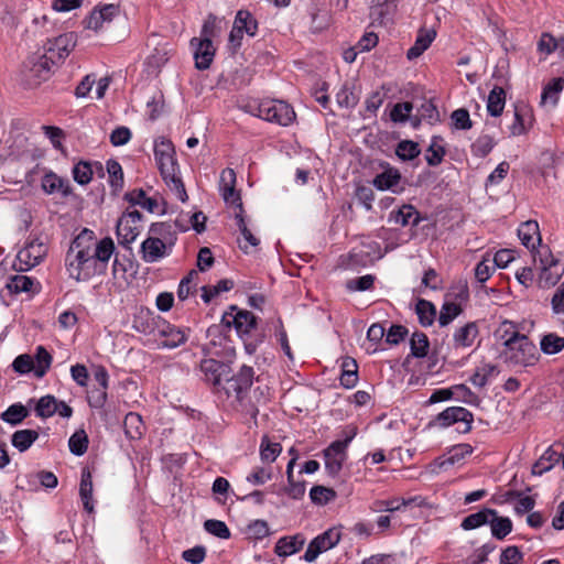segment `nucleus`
Here are the masks:
<instances>
[{"label": "nucleus", "mask_w": 564, "mask_h": 564, "mask_svg": "<svg viewBox=\"0 0 564 564\" xmlns=\"http://www.w3.org/2000/svg\"><path fill=\"white\" fill-rule=\"evenodd\" d=\"M489 524L491 528V534L498 540H502L512 530L511 520L506 517H498L496 511L495 516H491Z\"/></svg>", "instance_id": "obj_40"}, {"label": "nucleus", "mask_w": 564, "mask_h": 564, "mask_svg": "<svg viewBox=\"0 0 564 564\" xmlns=\"http://www.w3.org/2000/svg\"><path fill=\"white\" fill-rule=\"evenodd\" d=\"M343 372L340 376V383L343 387L350 389L354 388L358 381V366L355 359L346 358L343 361Z\"/></svg>", "instance_id": "obj_35"}, {"label": "nucleus", "mask_w": 564, "mask_h": 564, "mask_svg": "<svg viewBox=\"0 0 564 564\" xmlns=\"http://www.w3.org/2000/svg\"><path fill=\"white\" fill-rule=\"evenodd\" d=\"M340 538L341 534L338 529H328L310 542L303 558L308 563L314 562L321 553L326 552L337 545L340 541Z\"/></svg>", "instance_id": "obj_8"}, {"label": "nucleus", "mask_w": 564, "mask_h": 564, "mask_svg": "<svg viewBox=\"0 0 564 564\" xmlns=\"http://www.w3.org/2000/svg\"><path fill=\"white\" fill-rule=\"evenodd\" d=\"M191 46L194 51L195 67L199 70L208 69L216 52L213 41L193 37L191 40Z\"/></svg>", "instance_id": "obj_14"}, {"label": "nucleus", "mask_w": 564, "mask_h": 564, "mask_svg": "<svg viewBox=\"0 0 564 564\" xmlns=\"http://www.w3.org/2000/svg\"><path fill=\"white\" fill-rule=\"evenodd\" d=\"M119 13L118 7L107 4L99 10H94L86 21V26L94 31H99L104 28L105 23H110L112 19Z\"/></svg>", "instance_id": "obj_23"}, {"label": "nucleus", "mask_w": 564, "mask_h": 564, "mask_svg": "<svg viewBox=\"0 0 564 564\" xmlns=\"http://www.w3.org/2000/svg\"><path fill=\"white\" fill-rule=\"evenodd\" d=\"M234 23L250 36H253L258 29L257 21L248 11H238Z\"/></svg>", "instance_id": "obj_47"}, {"label": "nucleus", "mask_w": 564, "mask_h": 564, "mask_svg": "<svg viewBox=\"0 0 564 564\" xmlns=\"http://www.w3.org/2000/svg\"><path fill=\"white\" fill-rule=\"evenodd\" d=\"M46 246L36 240L30 241L18 254L13 268L17 271H28L39 264L46 254Z\"/></svg>", "instance_id": "obj_9"}, {"label": "nucleus", "mask_w": 564, "mask_h": 564, "mask_svg": "<svg viewBox=\"0 0 564 564\" xmlns=\"http://www.w3.org/2000/svg\"><path fill=\"white\" fill-rule=\"evenodd\" d=\"M32 286L33 280L26 275H15L8 283L9 290L14 293L31 291Z\"/></svg>", "instance_id": "obj_57"}, {"label": "nucleus", "mask_w": 564, "mask_h": 564, "mask_svg": "<svg viewBox=\"0 0 564 564\" xmlns=\"http://www.w3.org/2000/svg\"><path fill=\"white\" fill-rule=\"evenodd\" d=\"M563 78H553L543 89L541 96V104L543 106H555L558 100V95L563 90Z\"/></svg>", "instance_id": "obj_33"}, {"label": "nucleus", "mask_w": 564, "mask_h": 564, "mask_svg": "<svg viewBox=\"0 0 564 564\" xmlns=\"http://www.w3.org/2000/svg\"><path fill=\"white\" fill-rule=\"evenodd\" d=\"M39 438L35 430H19L12 434L11 443L19 452L28 451Z\"/></svg>", "instance_id": "obj_30"}, {"label": "nucleus", "mask_w": 564, "mask_h": 564, "mask_svg": "<svg viewBox=\"0 0 564 564\" xmlns=\"http://www.w3.org/2000/svg\"><path fill=\"white\" fill-rule=\"evenodd\" d=\"M451 119L456 129L468 130L473 127V122L470 120L469 112L464 108L453 111Z\"/></svg>", "instance_id": "obj_58"}, {"label": "nucleus", "mask_w": 564, "mask_h": 564, "mask_svg": "<svg viewBox=\"0 0 564 564\" xmlns=\"http://www.w3.org/2000/svg\"><path fill=\"white\" fill-rule=\"evenodd\" d=\"M124 432L126 435L131 440H138L142 436L144 425L142 417L134 412H130L126 415L124 421Z\"/></svg>", "instance_id": "obj_34"}, {"label": "nucleus", "mask_w": 564, "mask_h": 564, "mask_svg": "<svg viewBox=\"0 0 564 564\" xmlns=\"http://www.w3.org/2000/svg\"><path fill=\"white\" fill-rule=\"evenodd\" d=\"M221 322L226 326L234 325L240 336L249 334L256 327V317L251 312L238 311L236 306L223 315Z\"/></svg>", "instance_id": "obj_11"}, {"label": "nucleus", "mask_w": 564, "mask_h": 564, "mask_svg": "<svg viewBox=\"0 0 564 564\" xmlns=\"http://www.w3.org/2000/svg\"><path fill=\"white\" fill-rule=\"evenodd\" d=\"M126 199L132 205H140L149 212H153L155 202L152 198L145 196V192L141 188L133 189L126 194Z\"/></svg>", "instance_id": "obj_50"}, {"label": "nucleus", "mask_w": 564, "mask_h": 564, "mask_svg": "<svg viewBox=\"0 0 564 564\" xmlns=\"http://www.w3.org/2000/svg\"><path fill=\"white\" fill-rule=\"evenodd\" d=\"M413 106L411 102H399L394 105L390 112V118L394 122H404L408 120Z\"/></svg>", "instance_id": "obj_59"}, {"label": "nucleus", "mask_w": 564, "mask_h": 564, "mask_svg": "<svg viewBox=\"0 0 564 564\" xmlns=\"http://www.w3.org/2000/svg\"><path fill=\"white\" fill-rule=\"evenodd\" d=\"M107 172L109 174L111 186L121 188L123 185V173L121 165L115 160H109L107 162Z\"/></svg>", "instance_id": "obj_56"}, {"label": "nucleus", "mask_w": 564, "mask_h": 564, "mask_svg": "<svg viewBox=\"0 0 564 564\" xmlns=\"http://www.w3.org/2000/svg\"><path fill=\"white\" fill-rule=\"evenodd\" d=\"M58 409L57 400L51 395H44L39 399L35 405V413L37 416L46 419L53 416Z\"/></svg>", "instance_id": "obj_41"}, {"label": "nucleus", "mask_w": 564, "mask_h": 564, "mask_svg": "<svg viewBox=\"0 0 564 564\" xmlns=\"http://www.w3.org/2000/svg\"><path fill=\"white\" fill-rule=\"evenodd\" d=\"M76 46V34L73 32L64 33L54 40H51L46 44V53L51 61L54 63V58L58 61L64 59Z\"/></svg>", "instance_id": "obj_13"}, {"label": "nucleus", "mask_w": 564, "mask_h": 564, "mask_svg": "<svg viewBox=\"0 0 564 564\" xmlns=\"http://www.w3.org/2000/svg\"><path fill=\"white\" fill-rule=\"evenodd\" d=\"M351 440L352 435L335 441L323 451L325 469L332 477H336L340 473L343 464L347 459V448Z\"/></svg>", "instance_id": "obj_6"}, {"label": "nucleus", "mask_w": 564, "mask_h": 564, "mask_svg": "<svg viewBox=\"0 0 564 564\" xmlns=\"http://www.w3.org/2000/svg\"><path fill=\"white\" fill-rule=\"evenodd\" d=\"M460 313V308L455 303H446L443 305L442 311L438 316V323L441 326L448 325L458 314Z\"/></svg>", "instance_id": "obj_61"}, {"label": "nucleus", "mask_w": 564, "mask_h": 564, "mask_svg": "<svg viewBox=\"0 0 564 564\" xmlns=\"http://www.w3.org/2000/svg\"><path fill=\"white\" fill-rule=\"evenodd\" d=\"M42 189L48 195H59L65 198L72 195L70 182L67 178L58 176L54 172H47L44 174L41 181Z\"/></svg>", "instance_id": "obj_16"}, {"label": "nucleus", "mask_w": 564, "mask_h": 564, "mask_svg": "<svg viewBox=\"0 0 564 564\" xmlns=\"http://www.w3.org/2000/svg\"><path fill=\"white\" fill-rule=\"evenodd\" d=\"M281 453V445L272 443L267 437L261 442L260 456L263 462L273 463Z\"/></svg>", "instance_id": "obj_52"}, {"label": "nucleus", "mask_w": 564, "mask_h": 564, "mask_svg": "<svg viewBox=\"0 0 564 564\" xmlns=\"http://www.w3.org/2000/svg\"><path fill=\"white\" fill-rule=\"evenodd\" d=\"M533 262L540 270L538 284L542 289L554 286L564 273V267L554 258L547 246H540L533 254Z\"/></svg>", "instance_id": "obj_4"}, {"label": "nucleus", "mask_w": 564, "mask_h": 564, "mask_svg": "<svg viewBox=\"0 0 564 564\" xmlns=\"http://www.w3.org/2000/svg\"><path fill=\"white\" fill-rule=\"evenodd\" d=\"M533 124L532 110L527 105H518L514 109L513 123L509 127L510 134H524Z\"/></svg>", "instance_id": "obj_20"}, {"label": "nucleus", "mask_w": 564, "mask_h": 564, "mask_svg": "<svg viewBox=\"0 0 564 564\" xmlns=\"http://www.w3.org/2000/svg\"><path fill=\"white\" fill-rule=\"evenodd\" d=\"M420 152L419 144L411 140L399 142L395 149V154L403 161L415 159Z\"/></svg>", "instance_id": "obj_49"}, {"label": "nucleus", "mask_w": 564, "mask_h": 564, "mask_svg": "<svg viewBox=\"0 0 564 564\" xmlns=\"http://www.w3.org/2000/svg\"><path fill=\"white\" fill-rule=\"evenodd\" d=\"M305 544V538L302 534L284 536L278 540L274 552L278 556L286 557L297 553Z\"/></svg>", "instance_id": "obj_24"}, {"label": "nucleus", "mask_w": 564, "mask_h": 564, "mask_svg": "<svg viewBox=\"0 0 564 564\" xmlns=\"http://www.w3.org/2000/svg\"><path fill=\"white\" fill-rule=\"evenodd\" d=\"M506 104V93L501 87H494L489 93L487 99V111L492 117H498L502 113Z\"/></svg>", "instance_id": "obj_32"}, {"label": "nucleus", "mask_w": 564, "mask_h": 564, "mask_svg": "<svg viewBox=\"0 0 564 564\" xmlns=\"http://www.w3.org/2000/svg\"><path fill=\"white\" fill-rule=\"evenodd\" d=\"M272 479V468L270 466H257L247 476L246 480L253 486H261Z\"/></svg>", "instance_id": "obj_51"}, {"label": "nucleus", "mask_w": 564, "mask_h": 564, "mask_svg": "<svg viewBox=\"0 0 564 564\" xmlns=\"http://www.w3.org/2000/svg\"><path fill=\"white\" fill-rule=\"evenodd\" d=\"M400 178L399 171L390 167L375 177L373 185L380 191H386L394 187L400 182Z\"/></svg>", "instance_id": "obj_38"}, {"label": "nucleus", "mask_w": 564, "mask_h": 564, "mask_svg": "<svg viewBox=\"0 0 564 564\" xmlns=\"http://www.w3.org/2000/svg\"><path fill=\"white\" fill-rule=\"evenodd\" d=\"M420 214L412 205H403L392 214V220L400 226H416L420 223Z\"/></svg>", "instance_id": "obj_29"}, {"label": "nucleus", "mask_w": 564, "mask_h": 564, "mask_svg": "<svg viewBox=\"0 0 564 564\" xmlns=\"http://www.w3.org/2000/svg\"><path fill=\"white\" fill-rule=\"evenodd\" d=\"M541 350L547 355H554L564 349V337L550 333L540 341Z\"/></svg>", "instance_id": "obj_42"}, {"label": "nucleus", "mask_w": 564, "mask_h": 564, "mask_svg": "<svg viewBox=\"0 0 564 564\" xmlns=\"http://www.w3.org/2000/svg\"><path fill=\"white\" fill-rule=\"evenodd\" d=\"M561 456V453L549 447L533 465L532 473L534 475H542L543 473L549 471L556 463H558Z\"/></svg>", "instance_id": "obj_31"}, {"label": "nucleus", "mask_w": 564, "mask_h": 564, "mask_svg": "<svg viewBox=\"0 0 564 564\" xmlns=\"http://www.w3.org/2000/svg\"><path fill=\"white\" fill-rule=\"evenodd\" d=\"M445 153L443 139L441 137H433L426 150L425 160L430 166H436L441 164Z\"/></svg>", "instance_id": "obj_37"}, {"label": "nucleus", "mask_w": 564, "mask_h": 564, "mask_svg": "<svg viewBox=\"0 0 564 564\" xmlns=\"http://www.w3.org/2000/svg\"><path fill=\"white\" fill-rule=\"evenodd\" d=\"M496 142L489 134L479 135L471 144V152L477 158H485L494 149Z\"/></svg>", "instance_id": "obj_46"}, {"label": "nucleus", "mask_w": 564, "mask_h": 564, "mask_svg": "<svg viewBox=\"0 0 564 564\" xmlns=\"http://www.w3.org/2000/svg\"><path fill=\"white\" fill-rule=\"evenodd\" d=\"M235 219L237 221L238 229L242 236V239H238L239 247L245 252H250L251 249H254L259 245V239L253 235L251 229L247 226V223L240 213L235 214Z\"/></svg>", "instance_id": "obj_26"}, {"label": "nucleus", "mask_w": 564, "mask_h": 564, "mask_svg": "<svg viewBox=\"0 0 564 564\" xmlns=\"http://www.w3.org/2000/svg\"><path fill=\"white\" fill-rule=\"evenodd\" d=\"M416 313L420 319V323L423 326H430L433 324L436 311L434 305L425 300H420L416 304Z\"/></svg>", "instance_id": "obj_48"}, {"label": "nucleus", "mask_w": 564, "mask_h": 564, "mask_svg": "<svg viewBox=\"0 0 564 564\" xmlns=\"http://www.w3.org/2000/svg\"><path fill=\"white\" fill-rule=\"evenodd\" d=\"M521 561L522 554L517 546H508L500 556V564H520Z\"/></svg>", "instance_id": "obj_64"}, {"label": "nucleus", "mask_w": 564, "mask_h": 564, "mask_svg": "<svg viewBox=\"0 0 564 564\" xmlns=\"http://www.w3.org/2000/svg\"><path fill=\"white\" fill-rule=\"evenodd\" d=\"M72 173L78 184L86 185L91 181L93 167L88 162L82 161L74 165Z\"/></svg>", "instance_id": "obj_53"}, {"label": "nucleus", "mask_w": 564, "mask_h": 564, "mask_svg": "<svg viewBox=\"0 0 564 564\" xmlns=\"http://www.w3.org/2000/svg\"><path fill=\"white\" fill-rule=\"evenodd\" d=\"M411 354L416 358H423L429 352L430 343L424 333L415 332L410 339Z\"/></svg>", "instance_id": "obj_43"}, {"label": "nucleus", "mask_w": 564, "mask_h": 564, "mask_svg": "<svg viewBox=\"0 0 564 564\" xmlns=\"http://www.w3.org/2000/svg\"><path fill=\"white\" fill-rule=\"evenodd\" d=\"M479 337V326L476 322H468L459 326L453 333V347L455 349H467L474 346Z\"/></svg>", "instance_id": "obj_15"}, {"label": "nucleus", "mask_w": 564, "mask_h": 564, "mask_svg": "<svg viewBox=\"0 0 564 564\" xmlns=\"http://www.w3.org/2000/svg\"><path fill=\"white\" fill-rule=\"evenodd\" d=\"M142 215L138 210L123 214L117 224V235L121 245L128 246L135 240L141 229Z\"/></svg>", "instance_id": "obj_10"}, {"label": "nucleus", "mask_w": 564, "mask_h": 564, "mask_svg": "<svg viewBox=\"0 0 564 564\" xmlns=\"http://www.w3.org/2000/svg\"><path fill=\"white\" fill-rule=\"evenodd\" d=\"M69 451L76 456H82L88 448V436L84 430L76 431L68 441Z\"/></svg>", "instance_id": "obj_45"}, {"label": "nucleus", "mask_w": 564, "mask_h": 564, "mask_svg": "<svg viewBox=\"0 0 564 564\" xmlns=\"http://www.w3.org/2000/svg\"><path fill=\"white\" fill-rule=\"evenodd\" d=\"M197 276H198L197 271L191 270L187 273V275L181 280L178 290H177V296L180 300L184 301L188 297V295L191 294L192 284L197 279Z\"/></svg>", "instance_id": "obj_60"}, {"label": "nucleus", "mask_w": 564, "mask_h": 564, "mask_svg": "<svg viewBox=\"0 0 564 564\" xmlns=\"http://www.w3.org/2000/svg\"><path fill=\"white\" fill-rule=\"evenodd\" d=\"M52 64L51 58L46 55L31 56L24 64V78L28 85L34 87L50 77Z\"/></svg>", "instance_id": "obj_7"}, {"label": "nucleus", "mask_w": 564, "mask_h": 564, "mask_svg": "<svg viewBox=\"0 0 564 564\" xmlns=\"http://www.w3.org/2000/svg\"><path fill=\"white\" fill-rule=\"evenodd\" d=\"M204 528L208 533H210L217 538L228 539L230 536V531H229L228 527L226 525V523L223 521L214 520V519L207 520L204 523Z\"/></svg>", "instance_id": "obj_55"}, {"label": "nucleus", "mask_w": 564, "mask_h": 564, "mask_svg": "<svg viewBox=\"0 0 564 564\" xmlns=\"http://www.w3.org/2000/svg\"><path fill=\"white\" fill-rule=\"evenodd\" d=\"M29 415V410L21 403L10 405L1 413L0 419L11 425L20 424Z\"/></svg>", "instance_id": "obj_39"}, {"label": "nucleus", "mask_w": 564, "mask_h": 564, "mask_svg": "<svg viewBox=\"0 0 564 564\" xmlns=\"http://www.w3.org/2000/svg\"><path fill=\"white\" fill-rule=\"evenodd\" d=\"M441 426L447 427L454 423H465V432L471 429L473 414L463 406H451L441 412L436 417Z\"/></svg>", "instance_id": "obj_17"}, {"label": "nucleus", "mask_w": 564, "mask_h": 564, "mask_svg": "<svg viewBox=\"0 0 564 564\" xmlns=\"http://www.w3.org/2000/svg\"><path fill=\"white\" fill-rule=\"evenodd\" d=\"M200 369L204 372L206 380L212 382L214 386H219L223 381H226L229 373L228 366L215 359L203 360Z\"/></svg>", "instance_id": "obj_22"}, {"label": "nucleus", "mask_w": 564, "mask_h": 564, "mask_svg": "<svg viewBox=\"0 0 564 564\" xmlns=\"http://www.w3.org/2000/svg\"><path fill=\"white\" fill-rule=\"evenodd\" d=\"M79 496L84 505V509L88 512L94 511L93 505V479L91 474L88 469H83L80 485H79Z\"/></svg>", "instance_id": "obj_28"}, {"label": "nucleus", "mask_w": 564, "mask_h": 564, "mask_svg": "<svg viewBox=\"0 0 564 564\" xmlns=\"http://www.w3.org/2000/svg\"><path fill=\"white\" fill-rule=\"evenodd\" d=\"M249 108L252 115L284 127L291 124L296 117L289 104L276 99H264L254 106L250 105Z\"/></svg>", "instance_id": "obj_5"}, {"label": "nucleus", "mask_w": 564, "mask_h": 564, "mask_svg": "<svg viewBox=\"0 0 564 564\" xmlns=\"http://www.w3.org/2000/svg\"><path fill=\"white\" fill-rule=\"evenodd\" d=\"M435 36L436 32L434 30H421L413 46L408 50L406 57L415 59L421 56L430 47Z\"/></svg>", "instance_id": "obj_25"}, {"label": "nucleus", "mask_w": 564, "mask_h": 564, "mask_svg": "<svg viewBox=\"0 0 564 564\" xmlns=\"http://www.w3.org/2000/svg\"><path fill=\"white\" fill-rule=\"evenodd\" d=\"M113 251L115 243L111 238L96 241L91 230L83 229L72 241L66 254L69 278L80 282L102 273Z\"/></svg>", "instance_id": "obj_1"}, {"label": "nucleus", "mask_w": 564, "mask_h": 564, "mask_svg": "<svg viewBox=\"0 0 564 564\" xmlns=\"http://www.w3.org/2000/svg\"><path fill=\"white\" fill-rule=\"evenodd\" d=\"M154 158L165 184L175 194L177 199L183 203L186 202L188 196L178 176L175 150L172 142L164 138L156 140L154 144Z\"/></svg>", "instance_id": "obj_3"}, {"label": "nucleus", "mask_w": 564, "mask_h": 564, "mask_svg": "<svg viewBox=\"0 0 564 564\" xmlns=\"http://www.w3.org/2000/svg\"><path fill=\"white\" fill-rule=\"evenodd\" d=\"M491 516H495V510L492 509H482L478 512L471 513L467 516L463 521L460 527L464 530H474L486 523H489Z\"/></svg>", "instance_id": "obj_36"}, {"label": "nucleus", "mask_w": 564, "mask_h": 564, "mask_svg": "<svg viewBox=\"0 0 564 564\" xmlns=\"http://www.w3.org/2000/svg\"><path fill=\"white\" fill-rule=\"evenodd\" d=\"M518 236L522 245L531 250L532 256L542 245L539 224L535 220H528L518 229Z\"/></svg>", "instance_id": "obj_18"}, {"label": "nucleus", "mask_w": 564, "mask_h": 564, "mask_svg": "<svg viewBox=\"0 0 564 564\" xmlns=\"http://www.w3.org/2000/svg\"><path fill=\"white\" fill-rule=\"evenodd\" d=\"M497 334L503 340L501 357L507 365L531 367L539 361L540 355L535 345L525 335L516 332L511 323H502Z\"/></svg>", "instance_id": "obj_2"}, {"label": "nucleus", "mask_w": 564, "mask_h": 564, "mask_svg": "<svg viewBox=\"0 0 564 564\" xmlns=\"http://www.w3.org/2000/svg\"><path fill=\"white\" fill-rule=\"evenodd\" d=\"M33 360L35 376L39 378L43 377L51 367V354L44 347L39 346L36 348L35 359Z\"/></svg>", "instance_id": "obj_44"}, {"label": "nucleus", "mask_w": 564, "mask_h": 564, "mask_svg": "<svg viewBox=\"0 0 564 564\" xmlns=\"http://www.w3.org/2000/svg\"><path fill=\"white\" fill-rule=\"evenodd\" d=\"M471 453L473 447L469 444H458L449 451L448 456L446 458L437 459L435 462V465L441 469H445L448 466H453L459 463L465 457L469 456Z\"/></svg>", "instance_id": "obj_27"}, {"label": "nucleus", "mask_w": 564, "mask_h": 564, "mask_svg": "<svg viewBox=\"0 0 564 564\" xmlns=\"http://www.w3.org/2000/svg\"><path fill=\"white\" fill-rule=\"evenodd\" d=\"M556 48L560 51V39L555 40L550 33H543L538 42L539 52L549 55Z\"/></svg>", "instance_id": "obj_62"}, {"label": "nucleus", "mask_w": 564, "mask_h": 564, "mask_svg": "<svg viewBox=\"0 0 564 564\" xmlns=\"http://www.w3.org/2000/svg\"><path fill=\"white\" fill-rule=\"evenodd\" d=\"M252 379L253 369L248 366H242L236 376L226 379L227 393L234 392L237 398H239L242 392L247 391L251 387Z\"/></svg>", "instance_id": "obj_19"}, {"label": "nucleus", "mask_w": 564, "mask_h": 564, "mask_svg": "<svg viewBox=\"0 0 564 564\" xmlns=\"http://www.w3.org/2000/svg\"><path fill=\"white\" fill-rule=\"evenodd\" d=\"M512 495L517 498L514 503L516 513L524 514L530 512L534 508L535 500L531 496H523L519 492Z\"/></svg>", "instance_id": "obj_63"}, {"label": "nucleus", "mask_w": 564, "mask_h": 564, "mask_svg": "<svg viewBox=\"0 0 564 564\" xmlns=\"http://www.w3.org/2000/svg\"><path fill=\"white\" fill-rule=\"evenodd\" d=\"M311 500L317 505H325L335 498V491L324 486H314L310 491Z\"/></svg>", "instance_id": "obj_54"}, {"label": "nucleus", "mask_w": 564, "mask_h": 564, "mask_svg": "<svg viewBox=\"0 0 564 564\" xmlns=\"http://www.w3.org/2000/svg\"><path fill=\"white\" fill-rule=\"evenodd\" d=\"M173 247V241L165 242L156 237H148L141 243V257L144 262L153 263L169 256Z\"/></svg>", "instance_id": "obj_12"}, {"label": "nucleus", "mask_w": 564, "mask_h": 564, "mask_svg": "<svg viewBox=\"0 0 564 564\" xmlns=\"http://www.w3.org/2000/svg\"><path fill=\"white\" fill-rule=\"evenodd\" d=\"M159 346L162 348H176L187 340L185 332L171 324H164L159 329Z\"/></svg>", "instance_id": "obj_21"}]
</instances>
